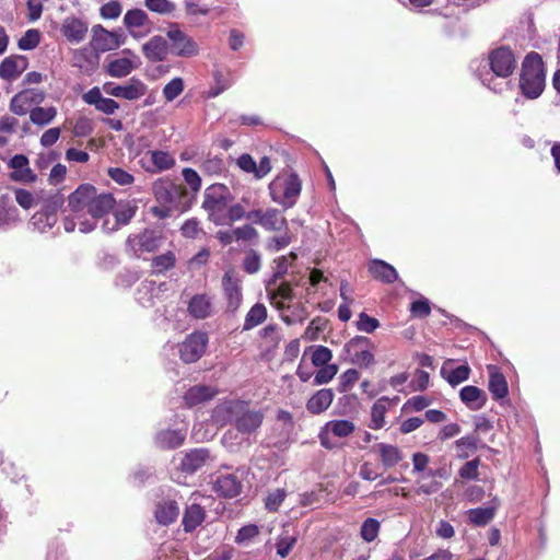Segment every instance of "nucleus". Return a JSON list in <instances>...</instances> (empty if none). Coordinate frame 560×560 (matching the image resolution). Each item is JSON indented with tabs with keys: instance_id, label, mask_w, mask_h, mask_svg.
Masks as SVG:
<instances>
[{
	"instance_id": "nucleus-1",
	"label": "nucleus",
	"mask_w": 560,
	"mask_h": 560,
	"mask_svg": "<svg viewBox=\"0 0 560 560\" xmlns=\"http://www.w3.org/2000/svg\"><path fill=\"white\" fill-rule=\"evenodd\" d=\"M211 418L220 427L233 423L236 432L229 430L222 438L225 447L234 451V446L252 443V436L261 427L265 415L261 410L253 409L249 402L240 399L224 400L215 406Z\"/></svg>"
},
{
	"instance_id": "nucleus-2",
	"label": "nucleus",
	"mask_w": 560,
	"mask_h": 560,
	"mask_svg": "<svg viewBox=\"0 0 560 560\" xmlns=\"http://www.w3.org/2000/svg\"><path fill=\"white\" fill-rule=\"evenodd\" d=\"M488 63L493 74H487L480 80L493 92L501 93L504 88L509 86V82L498 84L494 77L506 79L512 75L517 66L516 57L509 46H500L489 52Z\"/></svg>"
},
{
	"instance_id": "nucleus-3",
	"label": "nucleus",
	"mask_w": 560,
	"mask_h": 560,
	"mask_svg": "<svg viewBox=\"0 0 560 560\" xmlns=\"http://www.w3.org/2000/svg\"><path fill=\"white\" fill-rule=\"evenodd\" d=\"M234 201V195L224 184H212L203 191L201 208L210 222L218 226L225 225L229 203Z\"/></svg>"
},
{
	"instance_id": "nucleus-4",
	"label": "nucleus",
	"mask_w": 560,
	"mask_h": 560,
	"mask_svg": "<svg viewBox=\"0 0 560 560\" xmlns=\"http://www.w3.org/2000/svg\"><path fill=\"white\" fill-rule=\"evenodd\" d=\"M520 88L528 98H537L545 88L544 62L539 54L532 51L522 63Z\"/></svg>"
},
{
	"instance_id": "nucleus-5",
	"label": "nucleus",
	"mask_w": 560,
	"mask_h": 560,
	"mask_svg": "<svg viewBox=\"0 0 560 560\" xmlns=\"http://www.w3.org/2000/svg\"><path fill=\"white\" fill-rule=\"evenodd\" d=\"M269 195L273 202L284 209L292 208L301 194L302 184L299 176L294 173L275 178L268 186Z\"/></svg>"
},
{
	"instance_id": "nucleus-6",
	"label": "nucleus",
	"mask_w": 560,
	"mask_h": 560,
	"mask_svg": "<svg viewBox=\"0 0 560 560\" xmlns=\"http://www.w3.org/2000/svg\"><path fill=\"white\" fill-rule=\"evenodd\" d=\"M95 187L89 184L80 185L68 198V206L75 218L79 220V231L90 233L95 229L93 220H85L84 211H89L92 197H94Z\"/></svg>"
},
{
	"instance_id": "nucleus-7",
	"label": "nucleus",
	"mask_w": 560,
	"mask_h": 560,
	"mask_svg": "<svg viewBox=\"0 0 560 560\" xmlns=\"http://www.w3.org/2000/svg\"><path fill=\"white\" fill-rule=\"evenodd\" d=\"M63 205V197L56 195L48 199L43 208L31 218L30 225L39 233L50 231L58 221V210Z\"/></svg>"
},
{
	"instance_id": "nucleus-8",
	"label": "nucleus",
	"mask_w": 560,
	"mask_h": 560,
	"mask_svg": "<svg viewBox=\"0 0 560 560\" xmlns=\"http://www.w3.org/2000/svg\"><path fill=\"white\" fill-rule=\"evenodd\" d=\"M162 243V235L155 230L145 229L141 233L131 234L126 241V246L137 257L143 253H152L156 250Z\"/></svg>"
},
{
	"instance_id": "nucleus-9",
	"label": "nucleus",
	"mask_w": 560,
	"mask_h": 560,
	"mask_svg": "<svg viewBox=\"0 0 560 560\" xmlns=\"http://www.w3.org/2000/svg\"><path fill=\"white\" fill-rule=\"evenodd\" d=\"M209 338L205 331H194L188 335L179 348L180 359L185 363L197 362L206 352Z\"/></svg>"
},
{
	"instance_id": "nucleus-10",
	"label": "nucleus",
	"mask_w": 560,
	"mask_h": 560,
	"mask_svg": "<svg viewBox=\"0 0 560 560\" xmlns=\"http://www.w3.org/2000/svg\"><path fill=\"white\" fill-rule=\"evenodd\" d=\"M45 92L39 89H25L15 94L10 102V110L19 116L30 114L45 100Z\"/></svg>"
},
{
	"instance_id": "nucleus-11",
	"label": "nucleus",
	"mask_w": 560,
	"mask_h": 560,
	"mask_svg": "<svg viewBox=\"0 0 560 560\" xmlns=\"http://www.w3.org/2000/svg\"><path fill=\"white\" fill-rule=\"evenodd\" d=\"M253 224L261 226L266 231L279 232L287 230L288 221L277 208L252 209Z\"/></svg>"
},
{
	"instance_id": "nucleus-12",
	"label": "nucleus",
	"mask_w": 560,
	"mask_h": 560,
	"mask_svg": "<svg viewBox=\"0 0 560 560\" xmlns=\"http://www.w3.org/2000/svg\"><path fill=\"white\" fill-rule=\"evenodd\" d=\"M172 42L173 52L178 57H194L199 52L197 43L184 33L177 24H173L166 33Z\"/></svg>"
},
{
	"instance_id": "nucleus-13",
	"label": "nucleus",
	"mask_w": 560,
	"mask_h": 560,
	"mask_svg": "<svg viewBox=\"0 0 560 560\" xmlns=\"http://www.w3.org/2000/svg\"><path fill=\"white\" fill-rule=\"evenodd\" d=\"M103 90L110 96L136 101L147 93V85L140 79L131 78L128 83L124 85L107 82L103 85Z\"/></svg>"
},
{
	"instance_id": "nucleus-14",
	"label": "nucleus",
	"mask_w": 560,
	"mask_h": 560,
	"mask_svg": "<svg viewBox=\"0 0 560 560\" xmlns=\"http://www.w3.org/2000/svg\"><path fill=\"white\" fill-rule=\"evenodd\" d=\"M222 288L226 300V311L235 313L242 303V287L238 275L230 269L224 272L222 278Z\"/></svg>"
},
{
	"instance_id": "nucleus-15",
	"label": "nucleus",
	"mask_w": 560,
	"mask_h": 560,
	"mask_svg": "<svg viewBox=\"0 0 560 560\" xmlns=\"http://www.w3.org/2000/svg\"><path fill=\"white\" fill-rule=\"evenodd\" d=\"M125 35L120 31H107L102 25L93 26L92 44L96 50L108 51L120 47L125 43Z\"/></svg>"
},
{
	"instance_id": "nucleus-16",
	"label": "nucleus",
	"mask_w": 560,
	"mask_h": 560,
	"mask_svg": "<svg viewBox=\"0 0 560 560\" xmlns=\"http://www.w3.org/2000/svg\"><path fill=\"white\" fill-rule=\"evenodd\" d=\"M242 481L236 474L219 472L212 480V490L223 498H235L242 491Z\"/></svg>"
},
{
	"instance_id": "nucleus-17",
	"label": "nucleus",
	"mask_w": 560,
	"mask_h": 560,
	"mask_svg": "<svg viewBox=\"0 0 560 560\" xmlns=\"http://www.w3.org/2000/svg\"><path fill=\"white\" fill-rule=\"evenodd\" d=\"M355 425L350 420H330L319 433V441L325 448H332L335 444L330 441L329 434L336 438H348L354 432Z\"/></svg>"
},
{
	"instance_id": "nucleus-18",
	"label": "nucleus",
	"mask_w": 560,
	"mask_h": 560,
	"mask_svg": "<svg viewBox=\"0 0 560 560\" xmlns=\"http://www.w3.org/2000/svg\"><path fill=\"white\" fill-rule=\"evenodd\" d=\"M187 313L197 320L212 317L214 315L213 298L208 293L192 295L187 302Z\"/></svg>"
},
{
	"instance_id": "nucleus-19",
	"label": "nucleus",
	"mask_w": 560,
	"mask_h": 560,
	"mask_svg": "<svg viewBox=\"0 0 560 560\" xmlns=\"http://www.w3.org/2000/svg\"><path fill=\"white\" fill-rule=\"evenodd\" d=\"M211 459L210 451L197 447L187 451L180 458L179 469L185 474H195Z\"/></svg>"
},
{
	"instance_id": "nucleus-20",
	"label": "nucleus",
	"mask_w": 560,
	"mask_h": 560,
	"mask_svg": "<svg viewBox=\"0 0 560 560\" xmlns=\"http://www.w3.org/2000/svg\"><path fill=\"white\" fill-rule=\"evenodd\" d=\"M124 54H128L130 57H120L108 61L106 71L110 77L124 78L140 67L141 61L137 55L129 49H125Z\"/></svg>"
},
{
	"instance_id": "nucleus-21",
	"label": "nucleus",
	"mask_w": 560,
	"mask_h": 560,
	"mask_svg": "<svg viewBox=\"0 0 560 560\" xmlns=\"http://www.w3.org/2000/svg\"><path fill=\"white\" fill-rule=\"evenodd\" d=\"M369 342L368 337L355 336L346 343V350L352 355V363L369 366L374 362V355L366 349Z\"/></svg>"
},
{
	"instance_id": "nucleus-22",
	"label": "nucleus",
	"mask_w": 560,
	"mask_h": 560,
	"mask_svg": "<svg viewBox=\"0 0 560 560\" xmlns=\"http://www.w3.org/2000/svg\"><path fill=\"white\" fill-rule=\"evenodd\" d=\"M88 30V23L75 16L66 18L60 27L62 36L71 44L83 42L86 37Z\"/></svg>"
},
{
	"instance_id": "nucleus-23",
	"label": "nucleus",
	"mask_w": 560,
	"mask_h": 560,
	"mask_svg": "<svg viewBox=\"0 0 560 560\" xmlns=\"http://www.w3.org/2000/svg\"><path fill=\"white\" fill-rule=\"evenodd\" d=\"M165 290V283L158 284L155 281L144 280L138 287L136 299L144 307H152Z\"/></svg>"
},
{
	"instance_id": "nucleus-24",
	"label": "nucleus",
	"mask_w": 560,
	"mask_h": 560,
	"mask_svg": "<svg viewBox=\"0 0 560 560\" xmlns=\"http://www.w3.org/2000/svg\"><path fill=\"white\" fill-rule=\"evenodd\" d=\"M28 60L25 56H9L0 63V78L5 81L18 79L27 68Z\"/></svg>"
},
{
	"instance_id": "nucleus-25",
	"label": "nucleus",
	"mask_w": 560,
	"mask_h": 560,
	"mask_svg": "<svg viewBox=\"0 0 560 560\" xmlns=\"http://www.w3.org/2000/svg\"><path fill=\"white\" fill-rule=\"evenodd\" d=\"M82 100L84 103L93 105L98 112L105 115H112L119 108V104L113 98L104 97L97 86L85 92L82 95Z\"/></svg>"
},
{
	"instance_id": "nucleus-26",
	"label": "nucleus",
	"mask_w": 560,
	"mask_h": 560,
	"mask_svg": "<svg viewBox=\"0 0 560 560\" xmlns=\"http://www.w3.org/2000/svg\"><path fill=\"white\" fill-rule=\"evenodd\" d=\"M142 52L150 62L164 61L168 55V44L163 36L155 35L142 45Z\"/></svg>"
},
{
	"instance_id": "nucleus-27",
	"label": "nucleus",
	"mask_w": 560,
	"mask_h": 560,
	"mask_svg": "<svg viewBox=\"0 0 560 560\" xmlns=\"http://www.w3.org/2000/svg\"><path fill=\"white\" fill-rule=\"evenodd\" d=\"M153 194L156 201L162 205L175 206L179 198V188L171 180L160 179L153 184Z\"/></svg>"
},
{
	"instance_id": "nucleus-28",
	"label": "nucleus",
	"mask_w": 560,
	"mask_h": 560,
	"mask_svg": "<svg viewBox=\"0 0 560 560\" xmlns=\"http://www.w3.org/2000/svg\"><path fill=\"white\" fill-rule=\"evenodd\" d=\"M9 167L13 170L10 177L15 182L33 183L36 179V175L28 166V159L24 154L12 156Z\"/></svg>"
},
{
	"instance_id": "nucleus-29",
	"label": "nucleus",
	"mask_w": 560,
	"mask_h": 560,
	"mask_svg": "<svg viewBox=\"0 0 560 560\" xmlns=\"http://www.w3.org/2000/svg\"><path fill=\"white\" fill-rule=\"evenodd\" d=\"M115 205V199L110 194H101L97 195L94 192V197L91 199L90 208L88 214L90 218L85 217V220H93L96 223V220L107 214Z\"/></svg>"
},
{
	"instance_id": "nucleus-30",
	"label": "nucleus",
	"mask_w": 560,
	"mask_h": 560,
	"mask_svg": "<svg viewBox=\"0 0 560 560\" xmlns=\"http://www.w3.org/2000/svg\"><path fill=\"white\" fill-rule=\"evenodd\" d=\"M335 394L330 388H323L315 392L306 401V409L312 415H320L332 404Z\"/></svg>"
},
{
	"instance_id": "nucleus-31",
	"label": "nucleus",
	"mask_w": 560,
	"mask_h": 560,
	"mask_svg": "<svg viewBox=\"0 0 560 560\" xmlns=\"http://www.w3.org/2000/svg\"><path fill=\"white\" fill-rule=\"evenodd\" d=\"M462 402L470 410L481 409L487 402L486 393L477 386L467 385L459 390Z\"/></svg>"
},
{
	"instance_id": "nucleus-32",
	"label": "nucleus",
	"mask_w": 560,
	"mask_h": 560,
	"mask_svg": "<svg viewBox=\"0 0 560 560\" xmlns=\"http://www.w3.org/2000/svg\"><path fill=\"white\" fill-rule=\"evenodd\" d=\"M488 372V388L493 399L500 400L505 398L509 394V387L505 376L499 371V369L495 365H489Z\"/></svg>"
},
{
	"instance_id": "nucleus-33",
	"label": "nucleus",
	"mask_w": 560,
	"mask_h": 560,
	"mask_svg": "<svg viewBox=\"0 0 560 560\" xmlns=\"http://www.w3.org/2000/svg\"><path fill=\"white\" fill-rule=\"evenodd\" d=\"M186 438V431L182 429L162 430L155 436V443L163 450H172L179 447Z\"/></svg>"
},
{
	"instance_id": "nucleus-34",
	"label": "nucleus",
	"mask_w": 560,
	"mask_h": 560,
	"mask_svg": "<svg viewBox=\"0 0 560 560\" xmlns=\"http://www.w3.org/2000/svg\"><path fill=\"white\" fill-rule=\"evenodd\" d=\"M218 390L207 385H195L190 387L184 396L187 406L192 407L212 399Z\"/></svg>"
},
{
	"instance_id": "nucleus-35",
	"label": "nucleus",
	"mask_w": 560,
	"mask_h": 560,
	"mask_svg": "<svg viewBox=\"0 0 560 560\" xmlns=\"http://www.w3.org/2000/svg\"><path fill=\"white\" fill-rule=\"evenodd\" d=\"M124 24L133 38H140L142 35L136 32V28L148 26L150 24L148 14L141 9L128 10L124 16Z\"/></svg>"
},
{
	"instance_id": "nucleus-36",
	"label": "nucleus",
	"mask_w": 560,
	"mask_h": 560,
	"mask_svg": "<svg viewBox=\"0 0 560 560\" xmlns=\"http://www.w3.org/2000/svg\"><path fill=\"white\" fill-rule=\"evenodd\" d=\"M206 517L205 509L197 503L187 505L183 515V527L186 533L194 532Z\"/></svg>"
},
{
	"instance_id": "nucleus-37",
	"label": "nucleus",
	"mask_w": 560,
	"mask_h": 560,
	"mask_svg": "<svg viewBox=\"0 0 560 560\" xmlns=\"http://www.w3.org/2000/svg\"><path fill=\"white\" fill-rule=\"evenodd\" d=\"M20 221L19 210L8 195L0 197V229H9Z\"/></svg>"
},
{
	"instance_id": "nucleus-38",
	"label": "nucleus",
	"mask_w": 560,
	"mask_h": 560,
	"mask_svg": "<svg viewBox=\"0 0 560 560\" xmlns=\"http://www.w3.org/2000/svg\"><path fill=\"white\" fill-rule=\"evenodd\" d=\"M179 514V509L174 500L159 502L155 508V518L161 525L167 526L174 523Z\"/></svg>"
},
{
	"instance_id": "nucleus-39",
	"label": "nucleus",
	"mask_w": 560,
	"mask_h": 560,
	"mask_svg": "<svg viewBox=\"0 0 560 560\" xmlns=\"http://www.w3.org/2000/svg\"><path fill=\"white\" fill-rule=\"evenodd\" d=\"M57 116V109L54 106L49 107H34L30 113V120L39 127L49 125Z\"/></svg>"
},
{
	"instance_id": "nucleus-40",
	"label": "nucleus",
	"mask_w": 560,
	"mask_h": 560,
	"mask_svg": "<svg viewBox=\"0 0 560 560\" xmlns=\"http://www.w3.org/2000/svg\"><path fill=\"white\" fill-rule=\"evenodd\" d=\"M247 220L253 221L252 210L247 211L242 202L232 201L229 203V208L225 215V225H231L233 222Z\"/></svg>"
},
{
	"instance_id": "nucleus-41",
	"label": "nucleus",
	"mask_w": 560,
	"mask_h": 560,
	"mask_svg": "<svg viewBox=\"0 0 560 560\" xmlns=\"http://www.w3.org/2000/svg\"><path fill=\"white\" fill-rule=\"evenodd\" d=\"M470 372L471 370L468 364L459 365L452 370L450 373H446L445 364L441 369L442 377H444L453 387L467 381L469 378Z\"/></svg>"
},
{
	"instance_id": "nucleus-42",
	"label": "nucleus",
	"mask_w": 560,
	"mask_h": 560,
	"mask_svg": "<svg viewBox=\"0 0 560 560\" xmlns=\"http://www.w3.org/2000/svg\"><path fill=\"white\" fill-rule=\"evenodd\" d=\"M385 423V397H378L371 408V417L368 427L380 430Z\"/></svg>"
},
{
	"instance_id": "nucleus-43",
	"label": "nucleus",
	"mask_w": 560,
	"mask_h": 560,
	"mask_svg": "<svg viewBox=\"0 0 560 560\" xmlns=\"http://www.w3.org/2000/svg\"><path fill=\"white\" fill-rule=\"evenodd\" d=\"M267 317V308L264 304L256 303L246 314L244 330H250L260 325Z\"/></svg>"
},
{
	"instance_id": "nucleus-44",
	"label": "nucleus",
	"mask_w": 560,
	"mask_h": 560,
	"mask_svg": "<svg viewBox=\"0 0 560 560\" xmlns=\"http://www.w3.org/2000/svg\"><path fill=\"white\" fill-rule=\"evenodd\" d=\"M497 506H486L470 509L468 513L469 521L477 526L489 524L495 514Z\"/></svg>"
},
{
	"instance_id": "nucleus-45",
	"label": "nucleus",
	"mask_w": 560,
	"mask_h": 560,
	"mask_svg": "<svg viewBox=\"0 0 560 560\" xmlns=\"http://www.w3.org/2000/svg\"><path fill=\"white\" fill-rule=\"evenodd\" d=\"M478 439L475 435H466L455 442L458 458L465 459L477 451Z\"/></svg>"
},
{
	"instance_id": "nucleus-46",
	"label": "nucleus",
	"mask_w": 560,
	"mask_h": 560,
	"mask_svg": "<svg viewBox=\"0 0 560 560\" xmlns=\"http://www.w3.org/2000/svg\"><path fill=\"white\" fill-rule=\"evenodd\" d=\"M136 214V208L129 205L122 206L115 211L110 230H118L121 225H126Z\"/></svg>"
},
{
	"instance_id": "nucleus-47",
	"label": "nucleus",
	"mask_w": 560,
	"mask_h": 560,
	"mask_svg": "<svg viewBox=\"0 0 560 560\" xmlns=\"http://www.w3.org/2000/svg\"><path fill=\"white\" fill-rule=\"evenodd\" d=\"M261 268V255L255 249H248L243 259V269L249 275L257 273Z\"/></svg>"
},
{
	"instance_id": "nucleus-48",
	"label": "nucleus",
	"mask_w": 560,
	"mask_h": 560,
	"mask_svg": "<svg viewBox=\"0 0 560 560\" xmlns=\"http://www.w3.org/2000/svg\"><path fill=\"white\" fill-rule=\"evenodd\" d=\"M319 370L314 374L313 385L319 386L328 384L338 373V366L336 364H329L318 366Z\"/></svg>"
},
{
	"instance_id": "nucleus-49",
	"label": "nucleus",
	"mask_w": 560,
	"mask_h": 560,
	"mask_svg": "<svg viewBox=\"0 0 560 560\" xmlns=\"http://www.w3.org/2000/svg\"><path fill=\"white\" fill-rule=\"evenodd\" d=\"M184 91V81L182 78L176 77L172 79L162 90L163 96L167 102L174 101Z\"/></svg>"
},
{
	"instance_id": "nucleus-50",
	"label": "nucleus",
	"mask_w": 560,
	"mask_h": 560,
	"mask_svg": "<svg viewBox=\"0 0 560 560\" xmlns=\"http://www.w3.org/2000/svg\"><path fill=\"white\" fill-rule=\"evenodd\" d=\"M40 42V33L38 30H27L19 39L18 46L22 50H32L38 46Z\"/></svg>"
},
{
	"instance_id": "nucleus-51",
	"label": "nucleus",
	"mask_w": 560,
	"mask_h": 560,
	"mask_svg": "<svg viewBox=\"0 0 560 560\" xmlns=\"http://www.w3.org/2000/svg\"><path fill=\"white\" fill-rule=\"evenodd\" d=\"M360 374L355 369H348L345 371L338 381V392L346 393L353 387V385L359 381Z\"/></svg>"
},
{
	"instance_id": "nucleus-52",
	"label": "nucleus",
	"mask_w": 560,
	"mask_h": 560,
	"mask_svg": "<svg viewBox=\"0 0 560 560\" xmlns=\"http://www.w3.org/2000/svg\"><path fill=\"white\" fill-rule=\"evenodd\" d=\"M151 161L160 171L170 170L175 164L174 158L168 152L160 150L151 152Z\"/></svg>"
},
{
	"instance_id": "nucleus-53",
	"label": "nucleus",
	"mask_w": 560,
	"mask_h": 560,
	"mask_svg": "<svg viewBox=\"0 0 560 560\" xmlns=\"http://www.w3.org/2000/svg\"><path fill=\"white\" fill-rule=\"evenodd\" d=\"M332 359V352L329 348L325 346H316L313 348V352L311 355V360L313 365L315 366H324L329 365V362Z\"/></svg>"
},
{
	"instance_id": "nucleus-54",
	"label": "nucleus",
	"mask_w": 560,
	"mask_h": 560,
	"mask_svg": "<svg viewBox=\"0 0 560 560\" xmlns=\"http://www.w3.org/2000/svg\"><path fill=\"white\" fill-rule=\"evenodd\" d=\"M409 311L415 318H425L431 313V303L422 296L410 304Z\"/></svg>"
},
{
	"instance_id": "nucleus-55",
	"label": "nucleus",
	"mask_w": 560,
	"mask_h": 560,
	"mask_svg": "<svg viewBox=\"0 0 560 560\" xmlns=\"http://www.w3.org/2000/svg\"><path fill=\"white\" fill-rule=\"evenodd\" d=\"M175 255L172 252L155 256L152 259V267L156 272H163L175 266Z\"/></svg>"
},
{
	"instance_id": "nucleus-56",
	"label": "nucleus",
	"mask_w": 560,
	"mask_h": 560,
	"mask_svg": "<svg viewBox=\"0 0 560 560\" xmlns=\"http://www.w3.org/2000/svg\"><path fill=\"white\" fill-rule=\"evenodd\" d=\"M287 492L284 489H276L268 493L265 500V506L269 512H277L284 501Z\"/></svg>"
},
{
	"instance_id": "nucleus-57",
	"label": "nucleus",
	"mask_w": 560,
	"mask_h": 560,
	"mask_svg": "<svg viewBox=\"0 0 560 560\" xmlns=\"http://www.w3.org/2000/svg\"><path fill=\"white\" fill-rule=\"evenodd\" d=\"M108 176L120 186H129L135 182L133 175L121 167L108 168Z\"/></svg>"
},
{
	"instance_id": "nucleus-58",
	"label": "nucleus",
	"mask_w": 560,
	"mask_h": 560,
	"mask_svg": "<svg viewBox=\"0 0 560 560\" xmlns=\"http://www.w3.org/2000/svg\"><path fill=\"white\" fill-rule=\"evenodd\" d=\"M145 7L159 14H171L175 10V4L170 0H145Z\"/></svg>"
},
{
	"instance_id": "nucleus-59",
	"label": "nucleus",
	"mask_w": 560,
	"mask_h": 560,
	"mask_svg": "<svg viewBox=\"0 0 560 560\" xmlns=\"http://www.w3.org/2000/svg\"><path fill=\"white\" fill-rule=\"evenodd\" d=\"M259 534V528L255 524H248L242 526L235 537V542L237 545H245L252 539H254Z\"/></svg>"
},
{
	"instance_id": "nucleus-60",
	"label": "nucleus",
	"mask_w": 560,
	"mask_h": 560,
	"mask_svg": "<svg viewBox=\"0 0 560 560\" xmlns=\"http://www.w3.org/2000/svg\"><path fill=\"white\" fill-rule=\"evenodd\" d=\"M479 465H480L479 458H474L469 462H466L458 470L459 477L463 479H467V480H477L479 477V472H478Z\"/></svg>"
},
{
	"instance_id": "nucleus-61",
	"label": "nucleus",
	"mask_w": 560,
	"mask_h": 560,
	"mask_svg": "<svg viewBox=\"0 0 560 560\" xmlns=\"http://www.w3.org/2000/svg\"><path fill=\"white\" fill-rule=\"evenodd\" d=\"M380 523L375 518H368L361 526V536L365 541H373L378 534Z\"/></svg>"
},
{
	"instance_id": "nucleus-62",
	"label": "nucleus",
	"mask_w": 560,
	"mask_h": 560,
	"mask_svg": "<svg viewBox=\"0 0 560 560\" xmlns=\"http://www.w3.org/2000/svg\"><path fill=\"white\" fill-rule=\"evenodd\" d=\"M122 11V7L119 1L110 0L103 4L100 9V14L103 19L115 20Z\"/></svg>"
},
{
	"instance_id": "nucleus-63",
	"label": "nucleus",
	"mask_w": 560,
	"mask_h": 560,
	"mask_svg": "<svg viewBox=\"0 0 560 560\" xmlns=\"http://www.w3.org/2000/svg\"><path fill=\"white\" fill-rule=\"evenodd\" d=\"M431 405V399L425 396H413L409 398L402 406V411L413 410L422 411Z\"/></svg>"
},
{
	"instance_id": "nucleus-64",
	"label": "nucleus",
	"mask_w": 560,
	"mask_h": 560,
	"mask_svg": "<svg viewBox=\"0 0 560 560\" xmlns=\"http://www.w3.org/2000/svg\"><path fill=\"white\" fill-rule=\"evenodd\" d=\"M380 326V323L376 318L370 317L365 313H361L359 315V319L357 322V328L360 331L371 334L373 332L377 327Z\"/></svg>"
}]
</instances>
